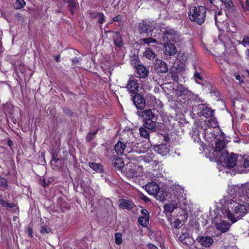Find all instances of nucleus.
<instances>
[{"mask_svg": "<svg viewBox=\"0 0 249 249\" xmlns=\"http://www.w3.org/2000/svg\"><path fill=\"white\" fill-rule=\"evenodd\" d=\"M164 207L165 211L169 213H172L175 209L174 205L171 204H166Z\"/></svg>", "mask_w": 249, "mask_h": 249, "instance_id": "nucleus-42", "label": "nucleus"}, {"mask_svg": "<svg viewBox=\"0 0 249 249\" xmlns=\"http://www.w3.org/2000/svg\"><path fill=\"white\" fill-rule=\"evenodd\" d=\"M194 78L196 81L197 79L198 80H202L203 79V75L202 74V69L200 68H199L198 70L195 68V72L194 74Z\"/></svg>", "mask_w": 249, "mask_h": 249, "instance_id": "nucleus-34", "label": "nucleus"}, {"mask_svg": "<svg viewBox=\"0 0 249 249\" xmlns=\"http://www.w3.org/2000/svg\"><path fill=\"white\" fill-rule=\"evenodd\" d=\"M155 27V22L152 20H142L138 24V30L141 34H148L151 33Z\"/></svg>", "mask_w": 249, "mask_h": 249, "instance_id": "nucleus-6", "label": "nucleus"}, {"mask_svg": "<svg viewBox=\"0 0 249 249\" xmlns=\"http://www.w3.org/2000/svg\"><path fill=\"white\" fill-rule=\"evenodd\" d=\"M201 106L203 107L201 108V113L203 116L206 118H210L213 116L214 110L208 106H205L203 104H202Z\"/></svg>", "mask_w": 249, "mask_h": 249, "instance_id": "nucleus-21", "label": "nucleus"}, {"mask_svg": "<svg viewBox=\"0 0 249 249\" xmlns=\"http://www.w3.org/2000/svg\"><path fill=\"white\" fill-rule=\"evenodd\" d=\"M141 213L142 215V216L147 217V218H149V213L146 209H142L141 210Z\"/></svg>", "mask_w": 249, "mask_h": 249, "instance_id": "nucleus-51", "label": "nucleus"}, {"mask_svg": "<svg viewBox=\"0 0 249 249\" xmlns=\"http://www.w3.org/2000/svg\"><path fill=\"white\" fill-rule=\"evenodd\" d=\"M39 184L44 187H46V186L49 185V184H46V181L44 179L40 180Z\"/></svg>", "mask_w": 249, "mask_h": 249, "instance_id": "nucleus-60", "label": "nucleus"}, {"mask_svg": "<svg viewBox=\"0 0 249 249\" xmlns=\"http://www.w3.org/2000/svg\"><path fill=\"white\" fill-rule=\"evenodd\" d=\"M119 207L121 208L131 210L135 207V205L131 200L122 199H121Z\"/></svg>", "mask_w": 249, "mask_h": 249, "instance_id": "nucleus-16", "label": "nucleus"}, {"mask_svg": "<svg viewBox=\"0 0 249 249\" xmlns=\"http://www.w3.org/2000/svg\"><path fill=\"white\" fill-rule=\"evenodd\" d=\"M7 144L9 147H11L13 144V141L10 139H9L7 141Z\"/></svg>", "mask_w": 249, "mask_h": 249, "instance_id": "nucleus-62", "label": "nucleus"}, {"mask_svg": "<svg viewBox=\"0 0 249 249\" xmlns=\"http://www.w3.org/2000/svg\"><path fill=\"white\" fill-rule=\"evenodd\" d=\"M18 70L20 71V72L21 73H23L25 72V71L24 65L23 64H19L18 65Z\"/></svg>", "mask_w": 249, "mask_h": 249, "instance_id": "nucleus-57", "label": "nucleus"}, {"mask_svg": "<svg viewBox=\"0 0 249 249\" xmlns=\"http://www.w3.org/2000/svg\"><path fill=\"white\" fill-rule=\"evenodd\" d=\"M81 59L78 57H74V58L72 59V65H75L77 64H78L79 62Z\"/></svg>", "mask_w": 249, "mask_h": 249, "instance_id": "nucleus-56", "label": "nucleus"}, {"mask_svg": "<svg viewBox=\"0 0 249 249\" xmlns=\"http://www.w3.org/2000/svg\"><path fill=\"white\" fill-rule=\"evenodd\" d=\"M229 208L237 215V217H243L248 213L247 206L245 204L233 201L231 202Z\"/></svg>", "mask_w": 249, "mask_h": 249, "instance_id": "nucleus-7", "label": "nucleus"}, {"mask_svg": "<svg viewBox=\"0 0 249 249\" xmlns=\"http://www.w3.org/2000/svg\"><path fill=\"white\" fill-rule=\"evenodd\" d=\"M63 111L66 114L70 116H72L73 115V112L72 111L67 107L63 108Z\"/></svg>", "mask_w": 249, "mask_h": 249, "instance_id": "nucleus-50", "label": "nucleus"}, {"mask_svg": "<svg viewBox=\"0 0 249 249\" xmlns=\"http://www.w3.org/2000/svg\"><path fill=\"white\" fill-rule=\"evenodd\" d=\"M114 33L113 39L114 45L117 47H122L123 45V41L121 34L119 32H114Z\"/></svg>", "mask_w": 249, "mask_h": 249, "instance_id": "nucleus-19", "label": "nucleus"}, {"mask_svg": "<svg viewBox=\"0 0 249 249\" xmlns=\"http://www.w3.org/2000/svg\"><path fill=\"white\" fill-rule=\"evenodd\" d=\"M217 62L219 65L220 70L223 72H225L228 66V63L226 60L222 59H218L217 60Z\"/></svg>", "mask_w": 249, "mask_h": 249, "instance_id": "nucleus-31", "label": "nucleus"}, {"mask_svg": "<svg viewBox=\"0 0 249 249\" xmlns=\"http://www.w3.org/2000/svg\"><path fill=\"white\" fill-rule=\"evenodd\" d=\"M180 238V241L184 244L190 245L192 243L193 239L190 237H187L186 236L183 235V236H181Z\"/></svg>", "mask_w": 249, "mask_h": 249, "instance_id": "nucleus-39", "label": "nucleus"}, {"mask_svg": "<svg viewBox=\"0 0 249 249\" xmlns=\"http://www.w3.org/2000/svg\"><path fill=\"white\" fill-rule=\"evenodd\" d=\"M127 178H132L137 176V166L132 162L127 163L123 171Z\"/></svg>", "mask_w": 249, "mask_h": 249, "instance_id": "nucleus-9", "label": "nucleus"}, {"mask_svg": "<svg viewBox=\"0 0 249 249\" xmlns=\"http://www.w3.org/2000/svg\"><path fill=\"white\" fill-rule=\"evenodd\" d=\"M17 206L16 204L13 202V203H9L8 207L10 208H13L14 207H16Z\"/></svg>", "mask_w": 249, "mask_h": 249, "instance_id": "nucleus-64", "label": "nucleus"}, {"mask_svg": "<svg viewBox=\"0 0 249 249\" xmlns=\"http://www.w3.org/2000/svg\"><path fill=\"white\" fill-rule=\"evenodd\" d=\"M241 43L244 46H249V36H244Z\"/></svg>", "mask_w": 249, "mask_h": 249, "instance_id": "nucleus-47", "label": "nucleus"}, {"mask_svg": "<svg viewBox=\"0 0 249 249\" xmlns=\"http://www.w3.org/2000/svg\"><path fill=\"white\" fill-rule=\"evenodd\" d=\"M156 151L158 154L164 156L169 152V148L167 147L166 144H160L158 145L156 147Z\"/></svg>", "mask_w": 249, "mask_h": 249, "instance_id": "nucleus-24", "label": "nucleus"}, {"mask_svg": "<svg viewBox=\"0 0 249 249\" xmlns=\"http://www.w3.org/2000/svg\"><path fill=\"white\" fill-rule=\"evenodd\" d=\"M101 12H97L96 11H90L89 13V18L91 19H95L100 16Z\"/></svg>", "mask_w": 249, "mask_h": 249, "instance_id": "nucleus-46", "label": "nucleus"}, {"mask_svg": "<svg viewBox=\"0 0 249 249\" xmlns=\"http://www.w3.org/2000/svg\"><path fill=\"white\" fill-rule=\"evenodd\" d=\"M61 160L58 158L54 157V156L51 160V164L53 169H58L61 167V163H58V161H60Z\"/></svg>", "mask_w": 249, "mask_h": 249, "instance_id": "nucleus-29", "label": "nucleus"}, {"mask_svg": "<svg viewBox=\"0 0 249 249\" xmlns=\"http://www.w3.org/2000/svg\"><path fill=\"white\" fill-rule=\"evenodd\" d=\"M89 166L96 172L102 173L104 172V168L102 164L100 163L89 162Z\"/></svg>", "mask_w": 249, "mask_h": 249, "instance_id": "nucleus-23", "label": "nucleus"}, {"mask_svg": "<svg viewBox=\"0 0 249 249\" xmlns=\"http://www.w3.org/2000/svg\"><path fill=\"white\" fill-rule=\"evenodd\" d=\"M40 232L41 233L44 234L48 233L49 231L45 226H42L40 230Z\"/></svg>", "mask_w": 249, "mask_h": 249, "instance_id": "nucleus-55", "label": "nucleus"}, {"mask_svg": "<svg viewBox=\"0 0 249 249\" xmlns=\"http://www.w3.org/2000/svg\"><path fill=\"white\" fill-rule=\"evenodd\" d=\"M101 15L98 17L99 18L98 22L100 24H103L105 21V17L103 13H100Z\"/></svg>", "mask_w": 249, "mask_h": 249, "instance_id": "nucleus-49", "label": "nucleus"}, {"mask_svg": "<svg viewBox=\"0 0 249 249\" xmlns=\"http://www.w3.org/2000/svg\"><path fill=\"white\" fill-rule=\"evenodd\" d=\"M133 103L139 110H142L145 107V100L142 95L140 94L136 93L131 95Z\"/></svg>", "mask_w": 249, "mask_h": 249, "instance_id": "nucleus-10", "label": "nucleus"}, {"mask_svg": "<svg viewBox=\"0 0 249 249\" xmlns=\"http://www.w3.org/2000/svg\"><path fill=\"white\" fill-rule=\"evenodd\" d=\"M140 41H142L145 44H150V43H156L157 42V40L156 39L153 38L152 37L141 39Z\"/></svg>", "mask_w": 249, "mask_h": 249, "instance_id": "nucleus-41", "label": "nucleus"}, {"mask_svg": "<svg viewBox=\"0 0 249 249\" xmlns=\"http://www.w3.org/2000/svg\"><path fill=\"white\" fill-rule=\"evenodd\" d=\"M154 155L153 153H147V156L145 157L144 160L147 162H151L154 161Z\"/></svg>", "mask_w": 249, "mask_h": 249, "instance_id": "nucleus-45", "label": "nucleus"}, {"mask_svg": "<svg viewBox=\"0 0 249 249\" xmlns=\"http://www.w3.org/2000/svg\"><path fill=\"white\" fill-rule=\"evenodd\" d=\"M226 214L228 219L232 223H235L237 221V219L234 216V214L232 213L229 210L226 211Z\"/></svg>", "mask_w": 249, "mask_h": 249, "instance_id": "nucleus-37", "label": "nucleus"}, {"mask_svg": "<svg viewBox=\"0 0 249 249\" xmlns=\"http://www.w3.org/2000/svg\"><path fill=\"white\" fill-rule=\"evenodd\" d=\"M140 197L142 200H143L145 202H148L149 201H150V199L143 194H140Z\"/></svg>", "mask_w": 249, "mask_h": 249, "instance_id": "nucleus-53", "label": "nucleus"}, {"mask_svg": "<svg viewBox=\"0 0 249 249\" xmlns=\"http://www.w3.org/2000/svg\"><path fill=\"white\" fill-rule=\"evenodd\" d=\"M150 128L145 127L143 125V127H140L139 134L141 137L146 140H149L150 133L156 131H152Z\"/></svg>", "mask_w": 249, "mask_h": 249, "instance_id": "nucleus-17", "label": "nucleus"}, {"mask_svg": "<svg viewBox=\"0 0 249 249\" xmlns=\"http://www.w3.org/2000/svg\"><path fill=\"white\" fill-rule=\"evenodd\" d=\"M60 207L61 210L64 212V209L69 210L70 207L69 206V204L66 201H62L60 204Z\"/></svg>", "mask_w": 249, "mask_h": 249, "instance_id": "nucleus-43", "label": "nucleus"}, {"mask_svg": "<svg viewBox=\"0 0 249 249\" xmlns=\"http://www.w3.org/2000/svg\"><path fill=\"white\" fill-rule=\"evenodd\" d=\"M241 4L243 11L247 15L249 14V0H238Z\"/></svg>", "mask_w": 249, "mask_h": 249, "instance_id": "nucleus-28", "label": "nucleus"}, {"mask_svg": "<svg viewBox=\"0 0 249 249\" xmlns=\"http://www.w3.org/2000/svg\"><path fill=\"white\" fill-rule=\"evenodd\" d=\"M177 88L178 98L183 107L187 109L193 107V102L197 99L198 96L194 95L181 84L178 85Z\"/></svg>", "mask_w": 249, "mask_h": 249, "instance_id": "nucleus-1", "label": "nucleus"}, {"mask_svg": "<svg viewBox=\"0 0 249 249\" xmlns=\"http://www.w3.org/2000/svg\"><path fill=\"white\" fill-rule=\"evenodd\" d=\"M112 162L113 166L118 170L122 169L124 166L122 159L117 156H114Z\"/></svg>", "mask_w": 249, "mask_h": 249, "instance_id": "nucleus-18", "label": "nucleus"}, {"mask_svg": "<svg viewBox=\"0 0 249 249\" xmlns=\"http://www.w3.org/2000/svg\"><path fill=\"white\" fill-rule=\"evenodd\" d=\"M214 20L215 22V25L218 26V23H221L224 21V19L221 18L222 13L220 11L216 12V11H214Z\"/></svg>", "mask_w": 249, "mask_h": 249, "instance_id": "nucleus-32", "label": "nucleus"}, {"mask_svg": "<svg viewBox=\"0 0 249 249\" xmlns=\"http://www.w3.org/2000/svg\"><path fill=\"white\" fill-rule=\"evenodd\" d=\"M27 232H28L29 237L32 238L33 237V229H32V228H31L30 227L28 228Z\"/></svg>", "mask_w": 249, "mask_h": 249, "instance_id": "nucleus-59", "label": "nucleus"}, {"mask_svg": "<svg viewBox=\"0 0 249 249\" xmlns=\"http://www.w3.org/2000/svg\"><path fill=\"white\" fill-rule=\"evenodd\" d=\"M99 129V128H97L93 132H89L86 137V142H89L94 139Z\"/></svg>", "mask_w": 249, "mask_h": 249, "instance_id": "nucleus-30", "label": "nucleus"}, {"mask_svg": "<svg viewBox=\"0 0 249 249\" xmlns=\"http://www.w3.org/2000/svg\"><path fill=\"white\" fill-rule=\"evenodd\" d=\"M66 3H68V7L71 14L74 15L75 14L74 10L78 4L77 0H69L66 1Z\"/></svg>", "mask_w": 249, "mask_h": 249, "instance_id": "nucleus-25", "label": "nucleus"}, {"mask_svg": "<svg viewBox=\"0 0 249 249\" xmlns=\"http://www.w3.org/2000/svg\"><path fill=\"white\" fill-rule=\"evenodd\" d=\"M54 156V157L58 158V153H56V151L54 150H53L52 152V157L53 158Z\"/></svg>", "mask_w": 249, "mask_h": 249, "instance_id": "nucleus-63", "label": "nucleus"}, {"mask_svg": "<svg viewBox=\"0 0 249 249\" xmlns=\"http://www.w3.org/2000/svg\"><path fill=\"white\" fill-rule=\"evenodd\" d=\"M146 192L151 195H155L160 194V187L156 182L152 181L148 182L145 185Z\"/></svg>", "mask_w": 249, "mask_h": 249, "instance_id": "nucleus-12", "label": "nucleus"}, {"mask_svg": "<svg viewBox=\"0 0 249 249\" xmlns=\"http://www.w3.org/2000/svg\"><path fill=\"white\" fill-rule=\"evenodd\" d=\"M126 145V144L121 141H119L114 146V149L116 151V153L121 155L123 154L124 153L125 148Z\"/></svg>", "mask_w": 249, "mask_h": 249, "instance_id": "nucleus-22", "label": "nucleus"}, {"mask_svg": "<svg viewBox=\"0 0 249 249\" xmlns=\"http://www.w3.org/2000/svg\"><path fill=\"white\" fill-rule=\"evenodd\" d=\"M9 202L4 200L2 198H0V204L4 207L8 208Z\"/></svg>", "mask_w": 249, "mask_h": 249, "instance_id": "nucleus-52", "label": "nucleus"}, {"mask_svg": "<svg viewBox=\"0 0 249 249\" xmlns=\"http://www.w3.org/2000/svg\"><path fill=\"white\" fill-rule=\"evenodd\" d=\"M26 5L24 0H17L15 3L14 8L15 9H20L23 8Z\"/></svg>", "mask_w": 249, "mask_h": 249, "instance_id": "nucleus-36", "label": "nucleus"}, {"mask_svg": "<svg viewBox=\"0 0 249 249\" xmlns=\"http://www.w3.org/2000/svg\"><path fill=\"white\" fill-rule=\"evenodd\" d=\"M243 167L245 169L249 168V157L244 159Z\"/></svg>", "mask_w": 249, "mask_h": 249, "instance_id": "nucleus-48", "label": "nucleus"}, {"mask_svg": "<svg viewBox=\"0 0 249 249\" xmlns=\"http://www.w3.org/2000/svg\"><path fill=\"white\" fill-rule=\"evenodd\" d=\"M165 54L166 55H173L177 53V49L174 44L171 43H168L167 45L165 46Z\"/></svg>", "mask_w": 249, "mask_h": 249, "instance_id": "nucleus-20", "label": "nucleus"}, {"mask_svg": "<svg viewBox=\"0 0 249 249\" xmlns=\"http://www.w3.org/2000/svg\"><path fill=\"white\" fill-rule=\"evenodd\" d=\"M180 224V222L179 220H176L174 222V227L176 228H178L179 226V224Z\"/></svg>", "mask_w": 249, "mask_h": 249, "instance_id": "nucleus-61", "label": "nucleus"}, {"mask_svg": "<svg viewBox=\"0 0 249 249\" xmlns=\"http://www.w3.org/2000/svg\"><path fill=\"white\" fill-rule=\"evenodd\" d=\"M222 2L224 3L225 7L230 10L233 9L234 5L232 1V0H224Z\"/></svg>", "mask_w": 249, "mask_h": 249, "instance_id": "nucleus-38", "label": "nucleus"}, {"mask_svg": "<svg viewBox=\"0 0 249 249\" xmlns=\"http://www.w3.org/2000/svg\"><path fill=\"white\" fill-rule=\"evenodd\" d=\"M197 241L202 246L205 248L210 247L214 242L213 239L210 236H201L197 237Z\"/></svg>", "mask_w": 249, "mask_h": 249, "instance_id": "nucleus-13", "label": "nucleus"}, {"mask_svg": "<svg viewBox=\"0 0 249 249\" xmlns=\"http://www.w3.org/2000/svg\"><path fill=\"white\" fill-rule=\"evenodd\" d=\"M142 117L144 120L143 126L147 128L150 127L152 131H156V116L152 110L149 109L143 110Z\"/></svg>", "mask_w": 249, "mask_h": 249, "instance_id": "nucleus-3", "label": "nucleus"}, {"mask_svg": "<svg viewBox=\"0 0 249 249\" xmlns=\"http://www.w3.org/2000/svg\"><path fill=\"white\" fill-rule=\"evenodd\" d=\"M161 31L162 32V39L164 44L177 41L178 36L174 29L163 28Z\"/></svg>", "mask_w": 249, "mask_h": 249, "instance_id": "nucleus-5", "label": "nucleus"}, {"mask_svg": "<svg viewBox=\"0 0 249 249\" xmlns=\"http://www.w3.org/2000/svg\"><path fill=\"white\" fill-rule=\"evenodd\" d=\"M136 73L139 75L138 78H139L140 80L142 79H146L147 78L149 71V69L146 68L142 64H138L136 67Z\"/></svg>", "mask_w": 249, "mask_h": 249, "instance_id": "nucleus-11", "label": "nucleus"}, {"mask_svg": "<svg viewBox=\"0 0 249 249\" xmlns=\"http://www.w3.org/2000/svg\"><path fill=\"white\" fill-rule=\"evenodd\" d=\"M115 243L120 245L122 243V234L120 232H117L115 234Z\"/></svg>", "mask_w": 249, "mask_h": 249, "instance_id": "nucleus-40", "label": "nucleus"}, {"mask_svg": "<svg viewBox=\"0 0 249 249\" xmlns=\"http://www.w3.org/2000/svg\"><path fill=\"white\" fill-rule=\"evenodd\" d=\"M160 194H156L155 195H157L159 196V199L160 201H164L165 200H166V196H167L166 193L165 192H163L162 191H160Z\"/></svg>", "mask_w": 249, "mask_h": 249, "instance_id": "nucleus-44", "label": "nucleus"}, {"mask_svg": "<svg viewBox=\"0 0 249 249\" xmlns=\"http://www.w3.org/2000/svg\"><path fill=\"white\" fill-rule=\"evenodd\" d=\"M225 142L223 140L218 139L215 144V151L220 152L225 148Z\"/></svg>", "mask_w": 249, "mask_h": 249, "instance_id": "nucleus-26", "label": "nucleus"}, {"mask_svg": "<svg viewBox=\"0 0 249 249\" xmlns=\"http://www.w3.org/2000/svg\"><path fill=\"white\" fill-rule=\"evenodd\" d=\"M206 13V8L203 6H192L188 12V17L192 22L201 25L205 20Z\"/></svg>", "mask_w": 249, "mask_h": 249, "instance_id": "nucleus-2", "label": "nucleus"}, {"mask_svg": "<svg viewBox=\"0 0 249 249\" xmlns=\"http://www.w3.org/2000/svg\"><path fill=\"white\" fill-rule=\"evenodd\" d=\"M155 68L160 73H165L168 70L167 64L161 60H157L155 64Z\"/></svg>", "mask_w": 249, "mask_h": 249, "instance_id": "nucleus-15", "label": "nucleus"}, {"mask_svg": "<svg viewBox=\"0 0 249 249\" xmlns=\"http://www.w3.org/2000/svg\"><path fill=\"white\" fill-rule=\"evenodd\" d=\"M178 73L179 70L178 68L172 67L170 69L169 72L168 73L167 77L171 78L174 82L178 83Z\"/></svg>", "mask_w": 249, "mask_h": 249, "instance_id": "nucleus-14", "label": "nucleus"}, {"mask_svg": "<svg viewBox=\"0 0 249 249\" xmlns=\"http://www.w3.org/2000/svg\"><path fill=\"white\" fill-rule=\"evenodd\" d=\"M125 88L131 95L138 93L140 88L139 80L136 77L131 75L129 77Z\"/></svg>", "mask_w": 249, "mask_h": 249, "instance_id": "nucleus-8", "label": "nucleus"}, {"mask_svg": "<svg viewBox=\"0 0 249 249\" xmlns=\"http://www.w3.org/2000/svg\"><path fill=\"white\" fill-rule=\"evenodd\" d=\"M143 54L146 58L150 60H153L156 57L155 53L152 50L151 48L146 49Z\"/></svg>", "mask_w": 249, "mask_h": 249, "instance_id": "nucleus-27", "label": "nucleus"}, {"mask_svg": "<svg viewBox=\"0 0 249 249\" xmlns=\"http://www.w3.org/2000/svg\"><path fill=\"white\" fill-rule=\"evenodd\" d=\"M208 121L207 125L213 128L216 127L218 126V122L216 118L213 116Z\"/></svg>", "mask_w": 249, "mask_h": 249, "instance_id": "nucleus-33", "label": "nucleus"}, {"mask_svg": "<svg viewBox=\"0 0 249 249\" xmlns=\"http://www.w3.org/2000/svg\"><path fill=\"white\" fill-rule=\"evenodd\" d=\"M122 18V16L121 15H118L112 18V21L113 22H119L121 20Z\"/></svg>", "mask_w": 249, "mask_h": 249, "instance_id": "nucleus-54", "label": "nucleus"}, {"mask_svg": "<svg viewBox=\"0 0 249 249\" xmlns=\"http://www.w3.org/2000/svg\"><path fill=\"white\" fill-rule=\"evenodd\" d=\"M149 218H147L143 216H140L138 218V222L140 225L143 227H146L147 224L149 223Z\"/></svg>", "mask_w": 249, "mask_h": 249, "instance_id": "nucleus-35", "label": "nucleus"}, {"mask_svg": "<svg viewBox=\"0 0 249 249\" xmlns=\"http://www.w3.org/2000/svg\"><path fill=\"white\" fill-rule=\"evenodd\" d=\"M147 247L149 249H158V247L152 243H149L147 244Z\"/></svg>", "mask_w": 249, "mask_h": 249, "instance_id": "nucleus-58", "label": "nucleus"}, {"mask_svg": "<svg viewBox=\"0 0 249 249\" xmlns=\"http://www.w3.org/2000/svg\"><path fill=\"white\" fill-rule=\"evenodd\" d=\"M219 160L228 167H233L237 163V155L233 153L229 154L227 151H224L219 157Z\"/></svg>", "mask_w": 249, "mask_h": 249, "instance_id": "nucleus-4", "label": "nucleus"}]
</instances>
